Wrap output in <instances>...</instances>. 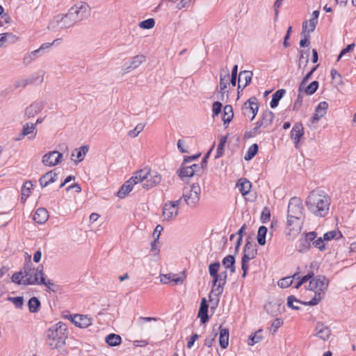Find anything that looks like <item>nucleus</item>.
Instances as JSON below:
<instances>
[{"instance_id":"nucleus-1","label":"nucleus","mask_w":356,"mask_h":356,"mask_svg":"<svg viewBox=\"0 0 356 356\" xmlns=\"http://www.w3.org/2000/svg\"><path fill=\"white\" fill-rule=\"evenodd\" d=\"M330 197L324 192L320 193L312 191L307 196L305 205L307 209L316 217H325L330 211Z\"/></svg>"},{"instance_id":"nucleus-2","label":"nucleus","mask_w":356,"mask_h":356,"mask_svg":"<svg viewBox=\"0 0 356 356\" xmlns=\"http://www.w3.org/2000/svg\"><path fill=\"white\" fill-rule=\"evenodd\" d=\"M90 15V6L86 3L81 2L71 7L65 16H56V20L61 29H67L76 22L87 19Z\"/></svg>"},{"instance_id":"nucleus-3","label":"nucleus","mask_w":356,"mask_h":356,"mask_svg":"<svg viewBox=\"0 0 356 356\" xmlns=\"http://www.w3.org/2000/svg\"><path fill=\"white\" fill-rule=\"evenodd\" d=\"M67 325L62 322L57 323L51 326L47 332V344L51 349H56L62 353L67 338Z\"/></svg>"},{"instance_id":"nucleus-4","label":"nucleus","mask_w":356,"mask_h":356,"mask_svg":"<svg viewBox=\"0 0 356 356\" xmlns=\"http://www.w3.org/2000/svg\"><path fill=\"white\" fill-rule=\"evenodd\" d=\"M310 284L314 286L315 295L311 300L305 302V305H316L325 297L329 280L324 275H318L310 280Z\"/></svg>"},{"instance_id":"nucleus-5","label":"nucleus","mask_w":356,"mask_h":356,"mask_svg":"<svg viewBox=\"0 0 356 356\" xmlns=\"http://www.w3.org/2000/svg\"><path fill=\"white\" fill-rule=\"evenodd\" d=\"M220 268V262L214 261L209 266V273L213 279L211 291H213V292H217L218 294H222L226 281L219 275L218 271Z\"/></svg>"},{"instance_id":"nucleus-6","label":"nucleus","mask_w":356,"mask_h":356,"mask_svg":"<svg viewBox=\"0 0 356 356\" xmlns=\"http://www.w3.org/2000/svg\"><path fill=\"white\" fill-rule=\"evenodd\" d=\"M65 318L70 320L76 327L79 328H86L92 324V318L88 314H81L80 313L69 314L65 316Z\"/></svg>"},{"instance_id":"nucleus-7","label":"nucleus","mask_w":356,"mask_h":356,"mask_svg":"<svg viewBox=\"0 0 356 356\" xmlns=\"http://www.w3.org/2000/svg\"><path fill=\"white\" fill-rule=\"evenodd\" d=\"M34 273L33 278L31 275L29 277H26L23 280V284L34 285V284H46L45 275L44 273V266L42 264H39Z\"/></svg>"},{"instance_id":"nucleus-8","label":"nucleus","mask_w":356,"mask_h":356,"mask_svg":"<svg viewBox=\"0 0 356 356\" xmlns=\"http://www.w3.org/2000/svg\"><path fill=\"white\" fill-rule=\"evenodd\" d=\"M243 114L245 115H249L250 113H252V115L250 118V120H253L256 117L259 110V103L256 97H251L247 102H245L243 106Z\"/></svg>"},{"instance_id":"nucleus-9","label":"nucleus","mask_w":356,"mask_h":356,"mask_svg":"<svg viewBox=\"0 0 356 356\" xmlns=\"http://www.w3.org/2000/svg\"><path fill=\"white\" fill-rule=\"evenodd\" d=\"M63 159V154L58 151L49 152L45 154L42 159V162L47 166H54L59 164Z\"/></svg>"},{"instance_id":"nucleus-10","label":"nucleus","mask_w":356,"mask_h":356,"mask_svg":"<svg viewBox=\"0 0 356 356\" xmlns=\"http://www.w3.org/2000/svg\"><path fill=\"white\" fill-rule=\"evenodd\" d=\"M147 177V179H145V181L143 184V188L147 190L158 185L161 181V175L156 171L152 170L150 168Z\"/></svg>"},{"instance_id":"nucleus-11","label":"nucleus","mask_w":356,"mask_h":356,"mask_svg":"<svg viewBox=\"0 0 356 356\" xmlns=\"http://www.w3.org/2000/svg\"><path fill=\"white\" fill-rule=\"evenodd\" d=\"M302 211L303 206L301 199L298 197H291L288 205V213L301 217Z\"/></svg>"},{"instance_id":"nucleus-12","label":"nucleus","mask_w":356,"mask_h":356,"mask_svg":"<svg viewBox=\"0 0 356 356\" xmlns=\"http://www.w3.org/2000/svg\"><path fill=\"white\" fill-rule=\"evenodd\" d=\"M44 106L43 102L35 101L26 108L24 115L27 118H33L44 108Z\"/></svg>"},{"instance_id":"nucleus-13","label":"nucleus","mask_w":356,"mask_h":356,"mask_svg":"<svg viewBox=\"0 0 356 356\" xmlns=\"http://www.w3.org/2000/svg\"><path fill=\"white\" fill-rule=\"evenodd\" d=\"M291 138L293 140L295 147L298 148V145L300 139L304 136V128L301 122L296 123L290 133Z\"/></svg>"},{"instance_id":"nucleus-14","label":"nucleus","mask_w":356,"mask_h":356,"mask_svg":"<svg viewBox=\"0 0 356 356\" xmlns=\"http://www.w3.org/2000/svg\"><path fill=\"white\" fill-rule=\"evenodd\" d=\"M257 245L253 244L251 241V238L249 236L246 239V243L243 250L242 257H248L250 259H254L257 255Z\"/></svg>"},{"instance_id":"nucleus-15","label":"nucleus","mask_w":356,"mask_h":356,"mask_svg":"<svg viewBox=\"0 0 356 356\" xmlns=\"http://www.w3.org/2000/svg\"><path fill=\"white\" fill-rule=\"evenodd\" d=\"M331 335V330L327 326H325L323 323L318 322L315 327V334L314 336L318 337L323 341H326Z\"/></svg>"},{"instance_id":"nucleus-16","label":"nucleus","mask_w":356,"mask_h":356,"mask_svg":"<svg viewBox=\"0 0 356 356\" xmlns=\"http://www.w3.org/2000/svg\"><path fill=\"white\" fill-rule=\"evenodd\" d=\"M149 168H148L137 170L128 181H131L133 186L138 183H142L143 184L145 179H147V175L149 174Z\"/></svg>"},{"instance_id":"nucleus-17","label":"nucleus","mask_w":356,"mask_h":356,"mask_svg":"<svg viewBox=\"0 0 356 356\" xmlns=\"http://www.w3.org/2000/svg\"><path fill=\"white\" fill-rule=\"evenodd\" d=\"M58 179V174L54 170H50L44 174L40 179V184L42 188L47 186L49 184L55 182Z\"/></svg>"},{"instance_id":"nucleus-18","label":"nucleus","mask_w":356,"mask_h":356,"mask_svg":"<svg viewBox=\"0 0 356 356\" xmlns=\"http://www.w3.org/2000/svg\"><path fill=\"white\" fill-rule=\"evenodd\" d=\"M178 215L177 208L175 209L173 205H171L168 202H165L163 207V216L165 220H171Z\"/></svg>"},{"instance_id":"nucleus-19","label":"nucleus","mask_w":356,"mask_h":356,"mask_svg":"<svg viewBox=\"0 0 356 356\" xmlns=\"http://www.w3.org/2000/svg\"><path fill=\"white\" fill-rule=\"evenodd\" d=\"M37 135L35 124L26 123L23 125L21 131V136L25 137L28 136L29 139H34Z\"/></svg>"},{"instance_id":"nucleus-20","label":"nucleus","mask_w":356,"mask_h":356,"mask_svg":"<svg viewBox=\"0 0 356 356\" xmlns=\"http://www.w3.org/2000/svg\"><path fill=\"white\" fill-rule=\"evenodd\" d=\"M146 57L144 55H136L132 58L131 63L129 65L127 63L124 64L125 70L127 72L134 70L136 69L141 63H144Z\"/></svg>"},{"instance_id":"nucleus-21","label":"nucleus","mask_w":356,"mask_h":356,"mask_svg":"<svg viewBox=\"0 0 356 356\" xmlns=\"http://www.w3.org/2000/svg\"><path fill=\"white\" fill-rule=\"evenodd\" d=\"M286 305L282 300H275L270 302L264 306V309L268 312L271 309V312H282L285 311Z\"/></svg>"},{"instance_id":"nucleus-22","label":"nucleus","mask_w":356,"mask_h":356,"mask_svg":"<svg viewBox=\"0 0 356 356\" xmlns=\"http://www.w3.org/2000/svg\"><path fill=\"white\" fill-rule=\"evenodd\" d=\"M49 218L48 211L46 209L40 207L38 208L33 215V220L38 224L44 223Z\"/></svg>"},{"instance_id":"nucleus-23","label":"nucleus","mask_w":356,"mask_h":356,"mask_svg":"<svg viewBox=\"0 0 356 356\" xmlns=\"http://www.w3.org/2000/svg\"><path fill=\"white\" fill-rule=\"evenodd\" d=\"M21 270H22L25 278L29 277L31 275L32 276V272L35 270V268L33 267L31 257L28 253H26L25 262Z\"/></svg>"},{"instance_id":"nucleus-24","label":"nucleus","mask_w":356,"mask_h":356,"mask_svg":"<svg viewBox=\"0 0 356 356\" xmlns=\"http://www.w3.org/2000/svg\"><path fill=\"white\" fill-rule=\"evenodd\" d=\"M182 197L186 202V204L192 209L196 207L200 199V197L190 191L188 194H183Z\"/></svg>"},{"instance_id":"nucleus-25","label":"nucleus","mask_w":356,"mask_h":356,"mask_svg":"<svg viewBox=\"0 0 356 356\" xmlns=\"http://www.w3.org/2000/svg\"><path fill=\"white\" fill-rule=\"evenodd\" d=\"M229 71L226 67L225 69H222L220 73V89L221 90H225L227 89V86L229 85Z\"/></svg>"},{"instance_id":"nucleus-26","label":"nucleus","mask_w":356,"mask_h":356,"mask_svg":"<svg viewBox=\"0 0 356 356\" xmlns=\"http://www.w3.org/2000/svg\"><path fill=\"white\" fill-rule=\"evenodd\" d=\"M131 181H126L120 188L117 193V196L120 198H124L133 189Z\"/></svg>"},{"instance_id":"nucleus-27","label":"nucleus","mask_w":356,"mask_h":356,"mask_svg":"<svg viewBox=\"0 0 356 356\" xmlns=\"http://www.w3.org/2000/svg\"><path fill=\"white\" fill-rule=\"evenodd\" d=\"M302 31L301 33V35L303 36V38H302L299 42L300 47L302 48L308 47L310 44V35L309 32H307V21H305L302 23Z\"/></svg>"},{"instance_id":"nucleus-28","label":"nucleus","mask_w":356,"mask_h":356,"mask_svg":"<svg viewBox=\"0 0 356 356\" xmlns=\"http://www.w3.org/2000/svg\"><path fill=\"white\" fill-rule=\"evenodd\" d=\"M311 248V245H309V242L305 239L303 234L298 239L296 244V249L298 252L301 253H305L308 252Z\"/></svg>"},{"instance_id":"nucleus-29","label":"nucleus","mask_w":356,"mask_h":356,"mask_svg":"<svg viewBox=\"0 0 356 356\" xmlns=\"http://www.w3.org/2000/svg\"><path fill=\"white\" fill-rule=\"evenodd\" d=\"M219 343L222 348L225 349L229 344V330L220 326Z\"/></svg>"},{"instance_id":"nucleus-30","label":"nucleus","mask_w":356,"mask_h":356,"mask_svg":"<svg viewBox=\"0 0 356 356\" xmlns=\"http://www.w3.org/2000/svg\"><path fill=\"white\" fill-rule=\"evenodd\" d=\"M233 118L234 112L232 105H225L223 108V115L222 118L224 124H228L232 120Z\"/></svg>"},{"instance_id":"nucleus-31","label":"nucleus","mask_w":356,"mask_h":356,"mask_svg":"<svg viewBox=\"0 0 356 356\" xmlns=\"http://www.w3.org/2000/svg\"><path fill=\"white\" fill-rule=\"evenodd\" d=\"M285 94H286L285 89L282 88V89L277 90L272 96V99L270 102V107L272 108H276L279 104V102L284 96Z\"/></svg>"},{"instance_id":"nucleus-32","label":"nucleus","mask_w":356,"mask_h":356,"mask_svg":"<svg viewBox=\"0 0 356 356\" xmlns=\"http://www.w3.org/2000/svg\"><path fill=\"white\" fill-rule=\"evenodd\" d=\"M191 170H192L190 168V166H185V164L182 163L176 173L182 181H184L185 178L192 177L194 176L190 173Z\"/></svg>"},{"instance_id":"nucleus-33","label":"nucleus","mask_w":356,"mask_h":356,"mask_svg":"<svg viewBox=\"0 0 356 356\" xmlns=\"http://www.w3.org/2000/svg\"><path fill=\"white\" fill-rule=\"evenodd\" d=\"M274 118V113L271 111L266 110L262 113L261 119L259 120L262 121L264 127L266 128L272 124Z\"/></svg>"},{"instance_id":"nucleus-34","label":"nucleus","mask_w":356,"mask_h":356,"mask_svg":"<svg viewBox=\"0 0 356 356\" xmlns=\"http://www.w3.org/2000/svg\"><path fill=\"white\" fill-rule=\"evenodd\" d=\"M238 186L243 195H246L250 191L252 184L246 178H241L238 180Z\"/></svg>"},{"instance_id":"nucleus-35","label":"nucleus","mask_w":356,"mask_h":356,"mask_svg":"<svg viewBox=\"0 0 356 356\" xmlns=\"http://www.w3.org/2000/svg\"><path fill=\"white\" fill-rule=\"evenodd\" d=\"M268 232V228L264 226L261 225L259 227L258 232H257V240L259 243V245L264 246L265 245L266 241V235Z\"/></svg>"},{"instance_id":"nucleus-36","label":"nucleus","mask_w":356,"mask_h":356,"mask_svg":"<svg viewBox=\"0 0 356 356\" xmlns=\"http://www.w3.org/2000/svg\"><path fill=\"white\" fill-rule=\"evenodd\" d=\"M252 72L251 71L243 70L239 73L238 81L241 83L242 79H244L245 80V83L243 85L242 90H243L247 86H248L250 83L252 81Z\"/></svg>"},{"instance_id":"nucleus-37","label":"nucleus","mask_w":356,"mask_h":356,"mask_svg":"<svg viewBox=\"0 0 356 356\" xmlns=\"http://www.w3.org/2000/svg\"><path fill=\"white\" fill-rule=\"evenodd\" d=\"M33 184L31 181H26L22 187V201L24 202L30 195Z\"/></svg>"},{"instance_id":"nucleus-38","label":"nucleus","mask_w":356,"mask_h":356,"mask_svg":"<svg viewBox=\"0 0 356 356\" xmlns=\"http://www.w3.org/2000/svg\"><path fill=\"white\" fill-rule=\"evenodd\" d=\"M220 294H218L217 292H213V291H211L209 296V305L211 308V311L215 310L219 302V296Z\"/></svg>"},{"instance_id":"nucleus-39","label":"nucleus","mask_w":356,"mask_h":356,"mask_svg":"<svg viewBox=\"0 0 356 356\" xmlns=\"http://www.w3.org/2000/svg\"><path fill=\"white\" fill-rule=\"evenodd\" d=\"M105 341L108 346H116L121 343L122 338L120 335L112 333L106 337Z\"/></svg>"},{"instance_id":"nucleus-40","label":"nucleus","mask_w":356,"mask_h":356,"mask_svg":"<svg viewBox=\"0 0 356 356\" xmlns=\"http://www.w3.org/2000/svg\"><path fill=\"white\" fill-rule=\"evenodd\" d=\"M259 146L257 143L252 144L245 154L244 159L247 161L252 160L258 153Z\"/></svg>"},{"instance_id":"nucleus-41","label":"nucleus","mask_w":356,"mask_h":356,"mask_svg":"<svg viewBox=\"0 0 356 356\" xmlns=\"http://www.w3.org/2000/svg\"><path fill=\"white\" fill-rule=\"evenodd\" d=\"M262 329H259L256 331L254 333L252 334L249 337V342L248 345L253 346L255 343H259L263 339V336L261 334Z\"/></svg>"},{"instance_id":"nucleus-42","label":"nucleus","mask_w":356,"mask_h":356,"mask_svg":"<svg viewBox=\"0 0 356 356\" xmlns=\"http://www.w3.org/2000/svg\"><path fill=\"white\" fill-rule=\"evenodd\" d=\"M88 149H89V146L87 145L81 146L79 148V149H75L76 151V154L75 155V156L78 159L77 161H75L76 163H78L79 162H81V161L83 160L85 155L88 152ZM72 156H74V154L73 153L72 154Z\"/></svg>"},{"instance_id":"nucleus-43","label":"nucleus","mask_w":356,"mask_h":356,"mask_svg":"<svg viewBox=\"0 0 356 356\" xmlns=\"http://www.w3.org/2000/svg\"><path fill=\"white\" fill-rule=\"evenodd\" d=\"M322 238L324 241H329L334 238H343V235L339 231L332 230L325 233Z\"/></svg>"},{"instance_id":"nucleus-44","label":"nucleus","mask_w":356,"mask_h":356,"mask_svg":"<svg viewBox=\"0 0 356 356\" xmlns=\"http://www.w3.org/2000/svg\"><path fill=\"white\" fill-rule=\"evenodd\" d=\"M227 136H222L220 139L219 143L217 147L215 158L218 159L221 157L224 154V147L227 142Z\"/></svg>"},{"instance_id":"nucleus-45","label":"nucleus","mask_w":356,"mask_h":356,"mask_svg":"<svg viewBox=\"0 0 356 356\" xmlns=\"http://www.w3.org/2000/svg\"><path fill=\"white\" fill-rule=\"evenodd\" d=\"M40 301L36 297H32L29 300L28 306L29 312H37L40 307Z\"/></svg>"},{"instance_id":"nucleus-46","label":"nucleus","mask_w":356,"mask_h":356,"mask_svg":"<svg viewBox=\"0 0 356 356\" xmlns=\"http://www.w3.org/2000/svg\"><path fill=\"white\" fill-rule=\"evenodd\" d=\"M294 302L305 305V302L300 301L294 296H290L287 298V306L292 309L299 310L300 307L298 305H296V304H293ZM305 302H307L305 301Z\"/></svg>"},{"instance_id":"nucleus-47","label":"nucleus","mask_w":356,"mask_h":356,"mask_svg":"<svg viewBox=\"0 0 356 356\" xmlns=\"http://www.w3.org/2000/svg\"><path fill=\"white\" fill-rule=\"evenodd\" d=\"M319 86V83L318 81H312L305 88H304V92L307 95H312L314 94Z\"/></svg>"},{"instance_id":"nucleus-48","label":"nucleus","mask_w":356,"mask_h":356,"mask_svg":"<svg viewBox=\"0 0 356 356\" xmlns=\"http://www.w3.org/2000/svg\"><path fill=\"white\" fill-rule=\"evenodd\" d=\"M299 273H296L292 277H286L284 278L281 279L278 282V285L281 288H287L290 286L293 283V279L296 278V276H298Z\"/></svg>"},{"instance_id":"nucleus-49","label":"nucleus","mask_w":356,"mask_h":356,"mask_svg":"<svg viewBox=\"0 0 356 356\" xmlns=\"http://www.w3.org/2000/svg\"><path fill=\"white\" fill-rule=\"evenodd\" d=\"M37 79L38 77L31 76L30 78L20 80L16 81L14 86L15 88H18L19 87L25 88L27 85L33 83L37 80Z\"/></svg>"},{"instance_id":"nucleus-50","label":"nucleus","mask_w":356,"mask_h":356,"mask_svg":"<svg viewBox=\"0 0 356 356\" xmlns=\"http://www.w3.org/2000/svg\"><path fill=\"white\" fill-rule=\"evenodd\" d=\"M328 108V103L327 102H321L315 108V112L318 113L321 117H323Z\"/></svg>"},{"instance_id":"nucleus-51","label":"nucleus","mask_w":356,"mask_h":356,"mask_svg":"<svg viewBox=\"0 0 356 356\" xmlns=\"http://www.w3.org/2000/svg\"><path fill=\"white\" fill-rule=\"evenodd\" d=\"M312 245L318 249L321 252H323L326 250V244L322 237H316L313 241Z\"/></svg>"},{"instance_id":"nucleus-52","label":"nucleus","mask_w":356,"mask_h":356,"mask_svg":"<svg viewBox=\"0 0 356 356\" xmlns=\"http://www.w3.org/2000/svg\"><path fill=\"white\" fill-rule=\"evenodd\" d=\"M26 278L23 275L22 270L15 273L11 277V282L18 285L23 284V280Z\"/></svg>"},{"instance_id":"nucleus-53","label":"nucleus","mask_w":356,"mask_h":356,"mask_svg":"<svg viewBox=\"0 0 356 356\" xmlns=\"http://www.w3.org/2000/svg\"><path fill=\"white\" fill-rule=\"evenodd\" d=\"M222 104L220 101L213 102L212 104V117L214 118L222 111Z\"/></svg>"},{"instance_id":"nucleus-54","label":"nucleus","mask_w":356,"mask_h":356,"mask_svg":"<svg viewBox=\"0 0 356 356\" xmlns=\"http://www.w3.org/2000/svg\"><path fill=\"white\" fill-rule=\"evenodd\" d=\"M155 21L153 18L143 20L139 23V26L143 29H150L154 26Z\"/></svg>"},{"instance_id":"nucleus-55","label":"nucleus","mask_w":356,"mask_h":356,"mask_svg":"<svg viewBox=\"0 0 356 356\" xmlns=\"http://www.w3.org/2000/svg\"><path fill=\"white\" fill-rule=\"evenodd\" d=\"M190 168H191V174L195 175H197L200 177L205 171L204 168L200 164H193L190 166Z\"/></svg>"},{"instance_id":"nucleus-56","label":"nucleus","mask_w":356,"mask_h":356,"mask_svg":"<svg viewBox=\"0 0 356 356\" xmlns=\"http://www.w3.org/2000/svg\"><path fill=\"white\" fill-rule=\"evenodd\" d=\"M8 300L15 305L16 309H22L24 305V298L22 296L9 297Z\"/></svg>"},{"instance_id":"nucleus-57","label":"nucleus","mask_w":356,"mask_h":356,"mask_svg":"<svg viewBox=\"0 0 356 356\" xmlns=\"http://www.w3.org/2000/svg\"><path fill=\"white\" fill-rule=\"evenodd\" d=\"M283 325V320L280 318H275L271 324L270 331L275 334L277 330Z\"/></svg>"},{"instance_id":"nucleus-58","label":"nucleus","mask_w":356,"mask_h":356,"mask_svg":"<svg viewBox=\"0 0 356 356\" xmlns=\"http://www.w3.org/2000/svg\"><path fill=\"white\" fill-rule=\"evenodd\" d=\"M270 218V210L268 207H265L261 213L260 220L262 223H267Z\"/></svg>"},{"instance_id":"nucleus-59","label":"nucleus","mask_w":356,"mask_h":356,"mask_svg":"<svg viewBox=\"0 0 356 356\" xmlns=\"http://www.w3.org/2000/svg\"><path fill=\"white\" fill-rule=\"evenodd\" d=\"M251 259L247 257H242L241 258V269L243 270L242 277H245L249 270V261Z\"/></svg>"},{"instance_id":"nucleus-60","label":"nucleus","mask_w":356,"mask_h":356,"mask_svg":"<svg viewBox=\"0 0 356 356\" xmlns=\"http://www.w3.org/2000/svg\"><path fill=\"white\" fill-rule=\"evenodd\" d=\"M145 128V124L142 123L138 124L136 127L130 130L128 133V136L131 137H136Z\"/></svg>"},{"instance_id":"nucleus-61","label":"nucleus","mask_w":356,"mask_h":356,"mask_svg":"<svg viewBox=\"0 0 356 356\" xmlns=\"http://www.w3.org/2000/svg\"><path fill=\"white\" fill-rule=\"evenodd\" d=\"M305 239L309 242V245H313V241L317 237V233L314 231L305 232L302 234Z\"/></svg>"},{"instance_id":"nucleus-62","label":"nucleus","mask_w":356,"mask_h":356,"mask_svg":"<svg viewBox=\"0 0 356 356\" xmlns=\"http://www.w3.org/2000/svg\"><path fill=\"white\" fill-rule=\"evenodd\" d=\"M232 261H236V258L234 257V255L228 254L225 257L223 258L222 261V264L223 266L225 268V269H227L229 268L231 264L232 263Z\"/></svg>"},{"instance_id":"nucleus-63","label":"nucleus","mask_w":356,"mask_h":356,"mask_svg":"<svg viewBox=\"0 0 356 356\" xmlns=\"http://www.w3.org/2000/svg\"><path fill=\"white\" fill-rule=\"evenodd\" d=\"M303 93H299L298 94L297 99H296L293 106V111H298L300 106L302 104V99H303Z\"/></svg>"},{"instance_id":"nucleus-64","label":"nucleus","mask_w":356,"mask_h":356,"mask_svg":"<svg viewBox=\"0 0 356 356\" xmlns=\"http://www.w3.org/2000/svg\"><path fill=\"white\" fill-rule=\"evenodd\" d=\"M300 218V216L291 214V213H287V221H286V226L287 228L289 229V230H291V226L293 225L294 220H298Z\"/></svg>"}]
</instances>
